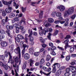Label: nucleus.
<instances>
[{"mask_svg": "<svg viewBox=\"0 0 76 76\" xmlns=\"http://www.w3.org/2000/svg\"><path fill=\"white\" fill-rule=\"evenodd\" d=\"M69 68H68L66 69V72L67 73H70V71L73 73L76 72V67L75 66H69Z\"/></svg>", "mask_w": 76, "mask_h": 76, "instance_id": "nucleus-1", "label": "nucleus"}, {"mask_svg": "<svg viewBox=\"0 0 76 76\" xmlns=\"http://www.w3.org/2000/svg\"><path fill=\"white\" fill-rule=\"evenodd\" d=\"M75 11V9L74 7H72L69 8L68 10H66L65 12L64 15L67 16V14L68 15H71L72 14L74 11Z\"/></svg>", "mask_w": 76, "mask_h": 76, "instance_id": "nucleus-2", "label": "nucleus"}, {"mask_svg": "<svg viewBox=\"0 0 76 76\" xmlns=\"http://www.w3.org/2000/svg\"><path fill=\"white\" fill-rule=\"evenodd\" d=\"M57 66L58 68H59L60 66V64L58 63H55L52 66L53 67L52 72L55 73L56 71V66Z\"/></svg>", "mask_w": 76, "mask_h": 76, "instance_id": "nucleus-3", "label": "nucleus"}, {"mask_svg": "<svg viewBox=\"0 0 76 76\" xmlns=\"http://www.w3.org/2000/svg\"><path fill=\"white\" fill-rule=\"evenodd\" d=\"M14 51L16 54H19V58H20V49L19 47H18L14 50Z\"/></svg>", "mask_w": 76, "mask_h": 76, "instance_id": "nucleus-4", "label": "nucleus"}, {"mask_svg": "<svg viewBox=\"0 0 76 76\" xmlns=\"http://www.w3.org/2000/svg\"><path fill=\"white\" fill-rule=\"evenodd\" d=\"M24 39V37L23 36L20 34H18L17 36V37L15 38V42H16L17 41L18 42H20V39Z\"/></svg>", "mask_w": 76, "mask_h": 76, "instance_id": "nucleus-5", "label": "nucleus"}, {"mask_svg": "<svg viewBox=\"0 0 76 76\" xmlns=\"http://www.w3.org/2000/svg\"><path fill=\"white\" fill-rule=\"evenodd\" d=\"M8 20H9V18L7 16H6L5 19H3L1 20V22L3 25L4 26L6 25V23L8 22Z\"/></svg>", "mask_w": 76, "mask_h": 76, "instance_id": "nucleus-6", "label": "nucleus"}, {"mask_svg": "<svg viewBox=\"0 0 76 76\" xmlns=\"http://www.w3.org/2000/svg\"><path fill=\"white\" fill-rule=\"evenodd\" d=\"M70 46H72V47H70L69 52L70 53H73L75 51V50H76V45L73 46L70 45Z\"/></svg>", "mask_w": 76, "mask_h": 76, "instance_id": "nucleus-7", "label": "nucleus"}, {"mask_svg": "<svg viewBox=\"0 0 76 76\" xmlns=\"http://www.w3.org/2000/svg\"><path fill=\"white\" fill-rule=\"evenodd\" d=\"M57 8L58 9H59V10H60L61 12L64 11L65 9V7L62 5H61L60 6H58L57 7Z\"/></svg>", "mask_w": 76, "mask_h": 76, "instance_id": "nucleus-8", "label": "nucleus"}, {"mask_svg": "<svg viewBox=\"0 0 76 76\" xmlns=\"http://www.w3.org/2000/svg\"><path fill=\"white\" fill-rule=\"evenodd\" d=\"M9 58L8 60V63H10L11 64H14L15 62L12 59V56L11 55L10 53H9Z\"/></svg>", "mask_w": 76, "mask_h": 76, "instance_id": "nucleus-9", "label": "nucleus"}, {"mask_svg": "<svg viewBox=\"0 0 76 76\" xmlns=\"http://www.w3.org/2000/svg\"><path fill=\"white\" fill-rule=\"evenodd\" d=\"M12 7H10L9 6L8 7V8L5 9V12L7 13H10L12 12Z\"/></svg>", "mask_w": 76, "mask_h": 76, "instance_id": "nucleus-10", "label": "nucleus"}, {"mask_svg": "<svg viewBox=\"0 0 76 76\" xmlns=\"http://www.w3.org/2000/svg\"><path fill=\"white\" fill-rule=\"evenodd\" d=\"M0 65L1 66H2V67H3L6 70H7L8 69V66H7V65H4V64L3 63V62L1 61L0 62Z\"/></svg>", "mask_w": 76, "mask_h": 76, "instance_id": "nucleus-11", "label": "nucleus"}, {"mask_svg": "<svg viewBox=\"0 0 76 76\" xmlns=\"http://www.w3.org/2000/svg\"><path fill=\"white\" fill-rule=\"evenodd\" d=\"M24 57L25 60H28L30 58V55L28 53H26L24 54Z\"/></svg>", "mask_w": 76, "mask_h": 76, "instance_id": "nucleus-12", "label": "nucleus"}, {"mask_svg": "<svg viewBox=\"0 0 76 76\" xmlns=\"http://www.w3.org/2000/svg\"><path fill=\"white\" fill-rule=\"evenodd\" d=\"M1 45L3 47H6L7 45V42L6 41L1 42Z\"/></svg>", "mask_w": 76, "mask_h": 76, "instance_id": "nucleus-13", "label": "nucleus"}, {"mask_svg": "<svg viewBox=\"0 0 76 76\" xmlns=\"http://www.w3.org/2000/svg\"><path fill=\"white\" fill-rule=\"evenodd\" d=\"M46 32H45V31L44 29L42 30L41 32H39V34L42 36V35H43V34H44L45 35L46 34Z\"/></svg>", "mask_w": 76, "mask_h": 76, "instance_id": "nucleus-14", "label": "nucleus"}, {"mask_svg": "<svg viewBox=\"0 0 76 76\" xmlns=\"http://www.w3.org/2000/svg\"><path fill=\"white\" fill-rule=\"evenodd\" d=\"M61 73V70L59 69L57 72H56L55 75L56 76H59L60 75V74Z\"/></svg>", "mask_w": 76, "mask_h": 76, "instance_id": "nucleus-15", "label": "nucleus"}, {"mask_svg": "<svg viewBox=\"0 0 76 76\" xmlns=\"http://www.w3.org/2000/svg\"><path fill=\"white\" fill-rule=\"evenodd\" d=\"M9 53L10 54L11 56V53H10V52H7V50H5L4 52V55L5 56V57H7L8 56V54L9 55Z\"/></svg>", "mask_w": 76, "mask_h": 76, "instance_id": "nucleus-16", "label": "nucleus"}, {"mask_svg": "<svg viewBox=\"0 0 76 76\" xmlns=\"http://www.w3.org/2000/svg\"><path fill=\"white\" fill-rule=\"evenodd\" d=\"M51 58V56L50 55H47L46 56V60L47 61H48L50 60V59Z\"/></svg>", "mask_w": 76, "mask_h": 76, "instance_id": "nucleus-17", "label": "nucleus"}, {"mask_svg": "<svg viewBox=\"0 0 76 76\" xmlns=\"http://www.w3.org/2000/svg\"><path fill=\"white\" fill-rule=\"evenodd\" d=\"M28 34H29L28 35V37H31V36H32L33 34L32 31L31 30L29 29L28 30Z\"/></svg>", "mask_w": 76, "mask_h": 76, "instance_id": "nucleus-18", "label": "nucleus"}, {"mask_svg": "<svg viewBox=\"0 0 76 76\" xmlns=\"http://www.w3.org/2000/svg\"><path fill=\"white\" fill-rule=\"evenodd\" d=\"M13 59L15 63H19V58H18V57L16 56L15 58L13 57Z\"/></svg>", "mask_w": 76, "mask_h": 76, "instance_id": "nucleus-19", "label": "nucleus"}, {"mask_svg": "<svg viewBox=\"0 0 76 76\" xmlns=\"http://www.w3.org/2000/svg\"><path fill=\"white\" fill-rule=\"evenodd\" d=\"M45 27L48 28V26H50L51 25L48 22V21H46L45 22Z\"/></svg>", "mask_w": 76, "mask_h": 76, "instance_id": "nucleus-20", "label": "nucleus"}, {"mask_svg": "<svg viewBox=\"0 0 76 76\" xmlns=\"http://www.w3.org/2000/svg\"><path fill=\"white\" fill-rule=\"evenodd\" d=\"M43 16V11H40V13L39 14V17L40 19L42 18Z\"/></svg>", "mask_w": 76, "mask_h": 76, "instance_id": "nucleus-21", "label": "nucleus"}, {"mask_svg": "<svg viewBox=\"0 0 76 76\" xmlns=\"http://www.w3.org/2000/svg\"><path fill=\"white\" fill-rule=\"evenodd\" d=\"M13 27L12 25H7V29H13Z\"/></svg>", "mask_w": 76, "mask_h": 76, "instance_id": "nucleus-22", "label": "nucleus"}, {"mask_svg": "<svg viewBox=\"0 0 76 76\" xmlns=\"http://www.w3.org/2000/svg\"><path fill=\"white\" fill-rule=\"evenodd\" d=\"M44 63H45V60L44 58H42L40 60V64H44Z\"/></svg>", "mask_w": 76, "mask_h": 76, "instance_id": "nucleus-23", "label": "nucleus"}, {"mask_svg": "<svg viewBox=\"0 0 76 76\" xmlns=\"http://www.w3.org/2000/svg\"><path fill=\"white\" fill-rule=\"evenodd\" d=\"M5 58V56L3 55H0V59L2 61H4V59Z\"/></svg>", "mask_w": 76, "mask_h": 76, "instance_id": "nucleus-24", "label": "nucleus"}, {"mask_svg": "<svg viewBox=\"0 0 76 76\" xmlns=\"http://www.w3.org/2000/svg\"><path fill=\"white\" fill-rule=\"evenodd\" d=\"M70 56L69 55L67 56L65 58V60L66 61H68L70 60Z\"/></svg>", "mask_w": 76, "mask_h": 76, "instance_id": "nucleus-25", "label": "nucleus"}, {"mask_svg": "<svg viewBox=\"0 0 76 76\" xmlns=\"http://www.w3.org/2000/svg\"><path fill=\"white\" fill-rule=\"evenodd\" d=\"M30 66H32V65L34 64V61L32 60V59H30Z\"/></svg>", "mask_w": 76, "mask_h": 76, "instance_id": "nucleus-26", "label": "nucleus"}, {"mask_svg": "<svg viewBox=\"0 0 76 76\" xmlns=\"http://www.w3.org/2000/svg\"><path fill=\"white\" fill-rule=\"evenodd\" d=\"M23 50H25V49L26 48H27V49H28V47H29V46L28 45H26V44H24L23 45Z\"/></svg>", "mask_w": 76, "mask_h": 76, "instance_id": "nucleus-27", "label": "nucleus"}, {"mask_svg": "<svg viewBox=\"0 0 76 76\" xmlns=\"http://www.w3.org/2000/svg\"><path fill=\"white\" fill-rule=\"evenodd\" d=\"M29 53H30L31 54H33V52H34V48L33 47L32 48H30L28 50Z\"/></svg>", "mask_w": 76, "mask_h": 76, "instance_id": "nucleus-28", "label": "nucleus"}, {"mask_svg": "<svg viewBox=\"0 0 76 76\" xmlns=\"http://www.w3.org/2000/svg\"><path fill=\"white\" fill-rule=\"evenodd\" d=\"M15 16V14L13 13H10V18H13Z\"/></svg>", "mask_w": 76, "mask_h": 76, "instance_id": "nucleus-29", "label": "nucleus"}, {"mask_svg": "<svg viewBox=\"0 0 76 76\" xmlns=\"http://www.w3.org/2000/svg\"><path fill=\"white\" fill-rule=\"evenodd\" d=\"M48 21L50 23H53V22H54V20L53 18H49L48 19Z\"/></svg>", "mask_w": 76, "mask_h": 76, "instance_id": "nucleus-30", "label": "nucleus"}, {"mask_svg": "<svg viewBox=\"0 0 76 76\" xmlns=\"http://www.w3.org/2000/svg\"><path fill=\"white\" fill-rule=\"evenodd\" d=\"M69 42V40L68 39H67L64 41V43L65 44V45H69V43H68Z\"/></svg>", "mask_w": 76, "mask_h": 76, "instance_id": "nucleus-31", "label": "nucleus"}, {"mask_svg": "<svg viewBox=\"0 0 76 76\" xmlns=\"http://www.w3.org/2000/svg\"><path fill=\"white\" fill-rule=\"evenodd\" d=\"M6 32L7 34H8V36H10V34L11 33L10 32V30H9V29H7V30L6 31Z\"/></svg>", "mask_w": 76, "mask_h": 76, "instance_id": "nucleus-32", "label": "nucleus"}, {"mask_svg": "<svg viewBox=\"0 0 76 76\" xmlns=\"http://www.w3.org/2000/svg\"><path fill=\"white\" fill-rule=\"evenodd\" d=\"M56 16L57 17H60L61 16V13L59 12H57L56 14Z\"/></svg>", "mask_w": 76, "mask_h": 76, "instance_id": "nucleus-33", "label": "nucleus"}, {"mask_svg": "<svg viewBox=\"0 0 76 76\" xmlns=\"http://www.w3.org/2000/svg\"><path fill=\"white\" fill-rule=\"evenodd\" d=\"M50 53L52 56H56V53H55L54 51L51 50Z\"/></svg>", "mask_w": 76, "mask_h": 76, "instance_id": "nucleus-34", "label": "nucleus"}, {"mask_svg": "<svg viewBox=\"0 0 76 76\" xmlns=\"http://www.w3.org/2000/svg\"><path fill=\"white\" fill-rule=\"evenodd\" d=\"M48 35L47 36V38L49 40H51V34L50 33H49L48 34Z\"/></svg>", "mask_w": 76, "mask_h": 76, "instance_id": "nucleus-35", "label": "nucleus"}, {"mask_svg": "<svg viewBox=\"0 0 76 76\" xmlns=\"http://www.w3.org/2000/svg\"><path fill=\"white\" fill-rule=\"evenodd\" d=\"M76 61L75 60H73L72 61V62L70 63V64L72 66H74L76 64Z\"/></svg>", "mask_w": 76, "mask_h": 76, "instance_id": "nucleus-36", "label": "nucleus"}, {"mask_svg": "<svg viewBox=\"0 0 76 76\" xmlns=\"http://www.w3.org/2000/svg\"><path fill=\"white\" fill-rule=\"evenodd\" d=\"M2 16L3 17H5L6 16V12L4 11H3L2 12Z\"/></svg>", "mask_w": 76, "mask_h": 76, "instance_id": "nucleus-37", "label": "nucleus"}, {"mask_svg": "<svg viewBox=\"0 0 76 76\" xmlns=\"http://www.w3.org/2000/svg\"><path fill=\"white\" fill-rule=\"evenodd\" d=\"M4 34H0V39H4Z\"/></svg>", "mask_w": 76, "mask_h": 76, "instance_id": "nucleus-38", "label": "nucleus"}, {"mask_svg": "<svg viewBox=\"0 0 76 76\" xmlns=\"http://www.w3.org/2000/svg\"><path fill=\"white\" fill-rule=\"evenodd\" d=\"M20 29V28L18 27H16V32L17 34H18L19 33V30Z\"/></svg>", "mask_w": 76, "mask_h": 76, "instance_id": "nucleus-39", "label": "nucleus"}, {"mask_svg": "<svg viewBox=\"0 0 76 76\" xmlns=\"http://www.w3.org/2000/svg\"><path fill=\"white\" fill-rule=\"evenodd\" d=\"M39 39L40 41V42H42V43H45L44 40L42 39V37H40Z\"/></svg>", "mask_w": 76, "mask_h": 76, "instance_id": "nucleus-40", "label": "nucleus"}, {"mask_svg": "<svg viewBox=\"0 0 76 76\" xmlns=\"http://www.w3.org/2000/svg\"><path fill=\"white\" fill-rule=\"evenodd\" d=\"M5 31L4 30L2 29L0 30V34H5Z\"/></svg>", "mask_w": 76, "mask_h": 76, "instance_id": "nucleus-41", "label": "nucleus"}, {"mask_svg": "<svg viewBox=\"0 0 76 76\" xmlns=\"http://www.w3.org/2000/svg\"><path fill=\"white\" fill-rule=\"evenodd\" d=\"M71 38V36L69 35H67L66 37L64 38L65 39H69Z\"/></svg>", "mask_w": 76, "mask_h": 76, "instance_id": "nucleus-42", "label": "nucleus"}, {"mask_svg": "<svg viewBox=\"0 0 76 76\" xmlns=\"http://www.w3.org/2000/svg\"><path fill=\"white\" fill-rule=\"evenodd\" d=\"M51 71L49 72L48 74H46L45 73V72H43L42 74H43V75H45V76H48V75H50V74H51Z\"/></svg>", "mask_w": 76, "mask_h": 76, "instance_id": "nucleus-43", "label": "nucleus"}, {"mask_svg": "<svg viewBox=\"0 0 76 76\" xmlns=\"http://www.w3.org/2000/svg\"><path fill=\"white\" fill-rule=\"evenodd\" d=\"M58 30H56L54 32L53 34L54 35L56 36L58 34Z\"/></svg>", "mask_w": 76, "mask_h": 76, "instance_id": "nucleus-44", "label": "nucleus"}, {"mask_svg": "<svg viewBox=\"0 0 76 76\" xmlns=\"http://www.w3.org/2000/svg\"><path fill=\"white\" fill-rule=\"evenodd\" d=\"M39 54V52H36L34 53V56H36V57L38 56Z\"/></svg>", "mask_w": 76, "mask_h": 76, "instance_id": "nucleus-45", "label": "nucleus"}, {"mask_svg": "<svg viewBox=\"0 0 76 76\" xmlns=\"http://www.w3.org/2000/svg\"><path fill=\"white\" fill-rule=\"evenodd\" d=\"M21 9L22 10V12L23 13L25 12V11L26 10V8H24L23 7H21Z\"/></svg>", "mask_w": 76, "mask_h": 76, "instance_id": "nucleus-46", "label": "nucleus"}, {"mask_svg": "<svg viewBox=\"0 0 76 76\" xmlns=\"http://www.w3.org/2000/svg\"><path fill=\"white\" fill-rule=\"evenodd\" d=\"M33 34L34 36H35V37H37L38 35V33L36 31H34L33 33Z\"/></svg>", "mask_w": 76, "mask_h": 76, "instance_id": "nucleus-47", "label": "nucleus"}, {"mask_svg": "<svg viewBox=\"0 0 76 76\" xmlns=\"http://www.w3.org/2000/svg\"><path fill=\"white\" fill-rule=\"evenodd\" d=\"M72 46L69 45H65V46H64L65 49H67V47L70 48V47H71Z\"/></svg>", "mask_w": 76, "mask_h": 76, "instance_id": "nucleus-48", "label": "nucleus"}, {"mask_svg": "<svg viewBox=\"0 0 76 76\" xmlns=\"http://www.w3.org/2000/svg\"><path fill=\"white\" fill-rule=\"evenodd\" d=\"M26 64H24L23 65L22 69V70H24V69H26Z\"/></svg>", "mask_w": 76, "mask_h": 76, "instance_id": "nucleus-49", "label": "nucleus"}, {"mask_svg": "<svg viewBox=\"0 0 76 76\" xmlns=\"http://www.w3.org/2000/svg\"><path fill=\"white\" fill-rule=\"evenodd\" d=\"M22 22H23L24 25H26V23H25V21L24 20H21L20 22V24H21L22 23Z\"/></svg>", "mask_w": 76, "mask_h": 76, "instance_id": "nucleus-50", "label": "nucleus"}, {"mask_svg": "<svg viewBox=\"0 0 76 76\" xmlns=\"http://www.w3.org/2000/svg\"><path fill=\"white\" fill-rule=\"evenodd\" d=\"M52 50L51 51H54V50H56L57 49V48L55 46H53L52 47Z\"/></svg>", "mask_w": 76, "mask_h": 76, "instance_id": "nucleus-51", "label": "nucleus"}, {"mask_svg": "<svg viewBox=\"0 0 76 76\" xmlns=\"http://www.w3.org/2000/svg\"><path fill=\"white\" fill-rule=\"evenodd\" d=\"M14 20H15V21H16L17 22H18L19 21V18L18 17H16V18H14Z\"/></svg>", "mask_w": 76, "mask_h": 76, "instance_id": "nucleus-52", "label": "nucleus"}, {"mask_svg": "<svg viewBox=\"0 0 76 76\" xmlns=\"http://www.w3.org/2000/svg\"><path fill=\"white\" fill-rule=\"evenodd\" d=\"M8 40L10 44H12V39L11 38H10V39H9Z\"/></svg>", "mask_w": 76, "mask_h": 76, "instance_id": "nucleus-53", "label": "nucleus"}, {"mask_svg": "<svg viewBox=\"0 0 76 76\" xmlns=\"http://www.w3.org/2000/svg\"><path fill=\"white\" fill-rule=\"evenodd\" d=\"M42 69H43V70H44L46 72H47L48 70V68L45 66L42 67Z\"/></svg>", "mask_w": 76, "mask_h": 76, "instance_id": "nucleus-54", "label": "nucleus"}, {"mask_svg": "<svg viewBox=\"0 0 76 76\" xmlns=\"http://www.w3.org/2000/svg\"><path fill=\"white\" fill-rule=\"evenodd\" d=\"M44 29L46 33L47 32H49V29L48 28H45Z\"/></svg>", "mask_w": 76, "mask_h": 76, "instance_id": "nucleus-55", "label": "nucleus"}, {"mask_svg": "<svg viewBox=\"0 0 76 76\" xmlns=\"http://www.w3.org/2000/svg\"><path fill=\"white\" fill-rule=\"evenodd\" d=\"M75 17H76V14H74L71 17V18L72 19H75Z\"/></svg>", "mask_w": 76, "mask_h": 76, "instance_id": "nucleus-56", "label": "nucleus"}, {"mask_svg": "<svg viewBox=\"0 0 76 76\" xmlns=\"http://www.w3.org/2000/svg\"><path fill=\"white\" fill-rule=\"evenodd\" d=\"M56 15V12H53L52 14V16H53V17H55Z\"/></svg>", "mask_w": 76, "mask_h": 76, "instance_id": "nucleus-57", "label": "nucleus"}, {"mask_svg": "<svg viewBox=\"0 0 76 76\" xmlns=\"http://www.w3.org/2000/svg\"><path fill=\"white\" fill-rule=\"evenodd\" d=\"M21 25H20V29H21V30H23L24 29V27L23 26H21Z\"/></svg>", "mask_w": 76, "mask_h": 76, "instance_id": "nucleus-58", "label": "nucleus"}, {"mask_svg": "<svg viewBox=\"0 0 76 76\" xmlns=\"http://www.w3.org/2000/svg\"><path fill=\"white\" fill-rule=\"evenodd\" d=\"M25 50H23L22 51V56L23 57V55H24L25 54Z\"/></svg>", "mask_w": 76, "mask_h": 76, "instance_id": "nucleus-59", "label": "nucleus"}, {"mask_svg": "<svg viewBox=\"0 0 76 76\" xmlns=\"http://www.w3.org/2000/svg\"><path fill=\"white\" fill-rule=\"evenodd\" d=\"M70 73L69 72H66L64 74V75L65 76H69Z\"/></svg>", "mask_w": 76, "mask_h": 76, "instance_id": "nucleus-60", "label": "nucleus"}, {"mask_svg": "<svg viewBox=\"0 0 76 76\" xmlns=\"http://www.w3.org/2000/svg\"><path fill=\"white\" fill-rule=\"evenodd\" d=\"M44 50H45V49L44 48H41L40 49V51L41 53L42 52V51H44Z\"/></svg>", "mask_w": 76, "mask_h": 76, "instance_id": "nucleus-61", "label": "nucleus"}, {"mask_svg": "<svg viewBox=\"0 0 76 76\" xmlns=\"http://www.w3.org/2000/svg\"><path fill=\"white\" fill-rule=\"evenodd\" d=\"M42 46L43 48H45L47 47V45L45 44H43L42 45Z\"/></svg>", "mask_w": 76, "mask_h": 76, "instance_id": "nucleus-62", "label": "nucleus"}, {"mask_svg": "<svg viewBox=\"0 0 76 76\" xmlns=\"http://www.w3.org/2000/svg\"><path fill=\"white\" fill-rule=\"evenodd\" d=\"M60 21L58 20H57L56 21H55L54 22L55 23H56V24H58L60 23Z\"/></svg>", "mask_w": 76, "mask_h": 76, "instance_id": "nucleus-63", "label": "nucleus"}, {"mask_svg": "<svg viewBox=\"0 0 76 76\" xmlns=\"http://www.w3.org/2000/svg\"><path fill=\"white\" fill-rule=\"evenodd\" d=\"M71 56L72 57L74 58V57H76V54H71Z\"/></svg>", "mask_w": 76, "mask_h": 76, "instance_id": "nucleus-64", "label": "nucleus"}]
</instances>
